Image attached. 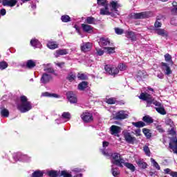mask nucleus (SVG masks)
Here are the masks:
<instances>
[{
	"label": "nucleus",
	"instance_id": "nucleus-13",
	"mask_svg": "<svg viewBox=\"0 0 177 177\" xmlns=\"http://www.w3.org/2000/svg\"><path fill=\"white\" fill-rule=\"evenodd\" d=\"M82 28L84 32H87L88 34H92L93 32V27L91 25L82 24Z\"/></svg>",
	"mask_w": 177,
	"mask_h": 177
},
{
	"label": "nucleus",
	"instance_id": "nucleus-18",
	"mask_svg": "<svg viewBox=\"0 0 177 177\" xmlns=\"http://www.w3.org/2000/svg\"><path fill=\"white\" fill-rule=\"evenodd\" d=\"M111 5V12H118V8H120V5H118V1H112L110 3Z\"/></svg>",
	"mask_w": 177,
	"mask_h": 177
},
{
	"label": "nucleus",
	"instance_id": "nucleus-30",
	"mask_svg": "<svg viewBox=\"0 0 177 177\" xmlns=\"http://www.w3.org/2000/svg\"><path fill=\"white\" fill-rule=\"evenodd\" d=\"M35 66H37V63H35V62H34L33 60L29 59L27 61V63H26L27 68H30V69L34 68Z\"/></svg>",
	"mask_w": 177,
	"mask_h": 177
},
{
	"label": "nucleus",
	"instance_id": "nucleus-40",
	"mask_svg": "<svg viewBox=\"0 0 177 177\" xmlns=\"http://www.w3.org/2000/svg\"><path fill=\"white\" fill-rule=\"evenodd\" d=\"M32 177H44V172L37 170L32 174Z\"/></svg>",
	"mask_w": 177,
	"mask_h": 177
},
{
	"label": "nucleus",
	"instance_id": "nucleus-22",
	"mask_svg": "<svg viewBox=\"0 0 177 177\" xmlns=\"http://www.w3.org/2000/svg\"><path fill=\"white\" fill-rule=\"evenodd\" d=\"M155 31L158 35H161L162 37H168V32L165 31L164 29L156 28Z\"/></svg>",
	"mask_w": 177,
	"mask_h": 177
},
{
	"label": "nucleus",
	"instance_id": "nucleus-58",
	"mask_svg": "<svg viewBox=\"0 0 177 177\" xmlns=\"http://www.w3.org/2000/svg\"><path fill=\"white\" fill-rule=\"evenodd\" d=\"M169 135H171V136H175L176 135V131H175V129L174 128H171V130L169 131Z\"/></svg>",
	"mask_w": 177,
	"mask_h": 177
},
{
	"label": "nucleus",
	"instance_id": "nucleus-49",
	"mask_svg": "<svg viewBox=\"0 0 177 177\" xmlns=\"http://www.w3.org/2000/svg\"><path fill=\"white\" fill-rule=\"evenodd\" d=\"M62 117L66 120H70V118H71V115L68 112H64Z\"/></svg>",
	"mask_w": 177,
	"mask_h": 177
},
{
	"label": "nucleus",
	"instance_id": "nucleus-21",
	"mask_svg": "<svg viewBox=\"0 0 177 177\" xmlns=\"http://www.w3.org/2000/svg\"><path fill=\"white\" fill-rule=\"evenodd\" d=\"M120 129H121V127L115 125H112L111 127V135H117L118 133H120Z\"/></svg>",
	"mask_w": 177,
	"mask_h": 177
},
{
	"label": "nucleus",
	"instance_id": "nucleus-42",
	"mask_svg": "<svg viewBox=\"0 0 177 177\" xmlns=\"http://www.w3.org/2000/svg\"><path fill=\"white\" fill-rule=\"evenodd\" d=\"M61 20L63 21V23H68V21H71V18L70 16L64 15L62 16Z\"/></svg>",
	"mask_w": 177,
	"mask_h": 177
},
{
	"label": "nucleus",
	"instance_id": "nucleus-35",
	"mask_svg": "<svg viewBox=\"0 0 177 177\" xmlns=\"http://www.w3.org/2000/svg\"><path fill=\"white\" fill-rule=\"evenodd\" d=\"M123 164H124V167L128 168V169H130V171H131V172H135V166L132 163L123 162Z\"/></svg>",
	"mask_w": 177,
	"mask_h": 177
},
{
	"label": "nucleus",
	"instance_id": "nucleus-46",
	"mask_svg": "<svg viewBox=\"0 0 177 177\" xmlns=\"http://www.w3.org/2000/svg\"><path fill=\"white\" fill-rule=\"evenodd\" d=\"M48 175L50 177H57V171L50 170V171L48 172Z\"/></svg>",
	"mask_w": 177,
	"mask_h": 177
},
{
	"label": "nucleus",
	"instance_id": "nucleus-32",
	"mask_svg": "<svg viewBox=\"0 0 177 177\" xmlns=\"http://www.w3.org/2000/svg\"><path fill=\"white\" fill-rule=\"evenodd\" d=\"M137 165L140 168H142V169H146L147 168V163L145 162H143L142 160H138L137 162Z\"/></svg>",
	"mask_w": 177,
	"mask_h": 177
},
{
	"label": "nucleus",
	"instance_id": "nucleus-19",
	"mask_svg": "<svg viewBox=\"0 0 177 177\" xmlns=\"http://www.w3.org/2000/svg\"><path fill=\"white\" fill-rule=\"evenodd\" d=\"M99 44L101 46H107V45H110V39L109 38L101 37L100 39Z\"/></svg>",
	"mask_w": 177,
	"mask_h": 177
},
{
	"label": "nucleus",
	"instance_id": "nucleus-23",
	"mask_svg": "<svg viewBox=\"0 0 177 177\" xmlns=\"http://www.w3.org/2000/svg\"><path fill=\"white\" fill-rule=\"evenodd\" d=\"M88 88V82L83 81L80 82L77 86L79 91H84Z\"/></svg>",
	"mask_w": 177,
	"mask_h": 177
},
{
	"label": "nucleus",
	"instance_id": "nucleus-41",
	"mask_svg": "<svg viewBox=\"0 0 177 177\" xmlns=\"http://www.w3.org/2000/svg\"><path fill=\"white\" fill-rule=\"evenodd\" d=\"M44 96H46V97H59V95L56 93H50L49 92H45L42 94Z\"/></svg>",
	"mask_w": 177,
	"mask_h": 177
},
{
	"label": "nucleus",
	"instance_id": "nucleus-61",
	"mask_svg": "<svg viewBox=\"0 0 177 177\" xmlns=\"http://www.w3.org/2000/svg\"><path fill=\"white\" fill-rule=\"evenodd\" d=\"M0 14L1 15V16H5V15H6V10L5 8H2L0 10Z\"/></svg>",
	"mask_w": 177,
	"mask_h": 177
},
{
	"label": "nucleus",
	"instance_id": "nucleus-12",
	"mask_svg": "<svg viewBox=\"0 0 177 177\" xmlns=\"http://www.w3.org/2000/svg\"><path fill=\"white\" fill-rule=\"evenodd\" d=\"M160 64H161L162 71H165V74L166 75H171V74H172V70H171V67H169V65H168L165 62H161Z\"/></svg>",
	"mask_w": 177,
	"mask_h": 177
},
{
	"label": "nucleus",
	"instance_id": "nucleus-6",
	"mask_svg": "<svg viewBox=\"0 0 177 177\" xmlns=\"http://www.w3.org/2000/svg\"><path fill=\"white\" fill-rule=\"evenodd\" d=\"M124 138L127 143H129V145H135V143H138V139H136V137L132 136L129 132L124 133Z\"/></svg>",
	"mask_w": 177,
	"mask_h": 177
},
{
	"label": "nucleus",
	"instance_id": "nucleus-1",
	"mask_svg": "<svg viewBox=\"0 0 177 177\" xmlns=\"http://www.w3.org/2000/svg\"><path fill=\"white\" fill-rule=\"evenodd\" d=\"M139 99L147 102V107H150V106L154 104V106H156L155 109L158 113H159V114H161L162 115H165V114H167V111H165V109H164L162 104L160 102L156 100L151 94L147 93H141L139 96Z\"/></svg>",
	"mask_w": 177,
	"mask_h": 177
},
{
	"label": "nucleus",
	"instance_id": "nucleus-39",
	"mask_svg": "<svg viewBox=\"0 0 177 177\" xmlns=\"http://www.w3.org/2000/svg\"><path fill=\"white\" fill-rule=\"evenodd\" d=\"M77 78L81 81H86V80H88V75H86L85 73H78Z\"/></svg>",
	"mask_w": 177,
	"mask_h": 177
},
{
	"label": "nucleus",
	"instance_id": "nucleus-11",
	"mask_svg": "<svg viewBox=\"0 0 177 177\" xmlns=\"http://www.w3.org/2000/svg\"><path fill=\"white\" fill-rule=\"evenodd\" d=\"M66 99L69 100L70 103H77V95L74 94L73 91H68L66 93Z\"/></svg>",
	"mask_w": 177,
	"mask_h": 177
},
{
	"label": "nucleus",
	"instance_id": "nucleus-56",
	"mask_svg": "<svg viewBox=\"0 0 177 177\" xmlns=\"http://www.w3.org/2000/svg\"><path fill=\"white\" fill-rule=\"evenodd\" d=\"M154 26H155L156 28H160V27H161V26H162V24H161V22H160L158 21H156Z\"/></svg>",
	"mask_w": 177,
	"mask_h": 177
},
{
	"label": "nucleus",
	"instance_id": "nucleus-8",
	"mask_svg": "<svg viewBox=\"0 0 177 177\" xmlns=\"http://www.w3.org/2000/svg\"><path fill=\"white\" fill-rule=\"evenodd\" d=\"M104 70L108 74L110 75L115 76L118 73H120V70L117 67H111L110 65H105Z\"/></svg>",
	"mask_w": 177,
	"mask_h": 177
},
{
	"label": "nucleus",
	"instance_id": "nucleus-59",
	"mask_svg": "<svg viewBox=\"0 0 177 177\" xmlns=\"http://www.w3.org/2000/svg\"><path fill=\"white\" fill-rule=\"evenodd\" d=\"M165 124L167 125H172V120H171L170 118H167L165 120Z\"/></svg>",
	"mask_w": 177,
	"mask_h": 177
},
{
	"label": "nucleus",
	"instance_id": "nucleus-29",
	"mask_svg": "<svg viewBox=\"0 0 177 177\" xmlns=\"http://www.w3.org/2000/svg\"><path fill=\"white\" fill-rule=\"evenodd\" d=\"M132 125H133V127H136V128H143V127H146V123H145V122L142 121H138L137 122H132Z\"/></svg>",
	"mask_w": 177,
	"mask_h": 177
},
{
	"label": "nucleus",
	"instance_id": "nucleus-24",
	"mask_svg": "<svg viewBox=\"0 0 177 177\" xmlns=\"http://www.w3.org/2000/svg\"><path fill=\"white\" fill-rule=\"evenodd\" d=\"M100 14L102 15H106V16H109L110 15H111V12L109 11V6H105L104 8H102L100 10Z\"/></svg>",
	"mask_w": 177,
	"mask_h": 177
},
{
	"label": "nucleus",
	"instance_id": "nucleus-5",
	"mask_svg": "<svg viewBox=\"0 0 177 177\" xmlns=\"http://www.w3.org/2000/svg\"><path fill=\"white\" fill-rule=\"evenodd\" d=\"M80 118L84 124H91V122H93V114L88 111L83 112L80 115Z\"/></svg>",
	"mask_w": 177,
	"mask_h": 177
},
{
	"label": "nucleus",
	"instance_id": "nucleus-2",
	"mask_svg": "<svg viewBox=\"0 0 177 177\" xmlns=\"http://www.w3.org/2000/svg\"><path fill=\"white\" fill-rule=\"evenodd\" d=\"M21 104H18L17 106V110L20 113H27L32 109V105L31 102L28 101V98L26 95H21L19 97Z\"/></svg>",
	"mask_w": 177,
	"mask_h": 177
},
{
	"label": "nucleus",
	"instance_id": "nucleus-45",
	"mask_svg": "<svg viewBox=\"0 0 177 177\" xmlns=\"http://www.w3.org/2000/svg\"><path fill=\"white\" fill-rule=\"evenodd\" d=\"M9 65L8 63L5 61L1 62H0V70H5L6 68H8V66Z\"/></svg>",
	"mask_w": 177,
	"mask_h": 177
},
{
	"label": "nucleus",
	"instance_id": "nucleus-34",
	"mask_svg": "<svg viewBox=\"0 0 177 177\" xmlns=\"http://www.w3.org/2000/svg\"><path fill=\"white\" fill-rule=\"evenodd\" d=\"M142 133H144L145 136H146L147 139H150V138H151V133L150 132V129L144 128L142 129Z\"/></svg>",
	"mask_w": 177,
	"mask_h": 177
},
{
	"label": "nucleus",
	"instance_id": "nucleus-38",
	"mask_svg": "<svg viewBox=\"0 0 177 177\" xmlns=\"http://www.w3.org/2000/svg\"><path fill=\"white\" fill-rule=\"evenodd\" d=\"M47 46L49 48V49H57V48H59V45L56 44L55 41H49Z\"/></svg>",
	"mask_w": 177,
	"mask_h": 177
},
{
	"label": "nucleus",
	"instance_id": "nucleus-31",
	"mask_svg": "<svg viewBox=\"0 0 177 177\" xmlns=\"http://www.w3.org/2000/svg\"><path fill=\"white\" fill-rule=\"evenodd\" d=\"M85 23H86V24H95L96 19L93 17H87L85 19Z\"/></svg>",
	"mask_w": 177,
	"mask_h": 177
},
{
	"label": "nucleus",
	"instance_id": "nucleus-64",
	"mask_svg": "<svg viewBox=\"0 0 177 177\" xmlns=\"http://www.w3.org/2000/svg\"><path fill=\"white\" fill-rule=\"evenodd\" d=\"M170 176H172V177H177V172L176 171H171L170 173Z\"/></svg>",
	"mask_w": 177,
	"mask_h": 177
},
{
	"label": "nucleus",
	"instance_id": "nucleus-16",
	"mask_svg": "<svg viewBox=\"0 0 177 177\" xmlns=\"http://www.w3.org/2000/svg\"><path fill=\"white\" fill-rule=\"evenodd\" d=\"M50 80H52V76L50 75L44 73L41 77V84H48Z\"/></svg>",
	"mask_w": 177,
	"mask_h": 177
},
{
	"label": "nucleus",
	"instance_id": "nucleus-3",
	"mask_svg": "<svg viewBox=\"0 0 177 177\" xmlns=\"http://www.w3.org/2000/svg\"><path fill=\"white\" fill-rule=\"evenodd\" d=\"M111 161L113 165H116L120 168H124V159L121 158V154L120 153H113L111 154Z\"/></svg>",
	"mask_w": 177,
	"mask_h": 177
},
{
	"label": "nucleus",
	"instance_id": "nucleus-4",
	"mask_svg": "<svg viewBox=\"0 0 177 177\" xmlns=\"http://www.w3.org/2000/svg\"><path fill=\"white\" fill-rule=\"evenodd\" d=\"M153 16V12L150 11H145L141 12H133L129 15L130 19H134L135 20H139L142 19H149Z\"/></svg>",
	"mask_w": 177,
	"mask_h": 177
},
{
	"label": "nucleus",
	"instance_id": "nucleus-15",
	"mask_svg": "<svg viewBox=\"0 0 177 177\" xmlns=\"http://www.w3.org/2000/svg\"><path fill=\"white\" fill-rule=\"evenodd\" d=\"M91 49H92V44L90 42L84 43L82 46H81L82 52H89Z\"/></svg>",
	"mask_w": 177,
	"mask_h": 177
},
{
	"label": "nucleus",
	"instance_id": "nucleus-48",
	"mask_svg": "<svg viewBox=\"0 0 177 177\" xmlns=\"http://www.w3.org/2000/svg\"><path fill=\"white\" fill-rule=\"evenodd\" d=\"M97 5L100 6H106L107 5V0H97Z\"/></svg>",
	"mask_w": 177,
	"mask_h": 177
},
{
	"label": "nucleus",
	"instance_id": "nucleus-63",
	"mask_svg": "<svg viewBox=\"0 0 177 177\" xmlns=\"http://www.w3.org/2000/svg\"><path fill=\"white\" fill-rule=\"evenodd\" d=\"M109 142L107 141H104L102 142L103 147H109Z\"/></svg>",
	"mask_w": 177,
	"mask_h": 177
},
{
	"label": "nucleus",
	"instance_id": "nucleus-43",
	"mask_svg": "<svg viewBox=\"0 0 177 177\" xmlns=\"http://www.w3.org/2000/svg\"><path fill=\"white\" fill-rule=\"evenodd\" d=\"M151 164H153V167L156 169H158V171H160V169H161V168L160 167V165H158V163L153 158H151Z\"/></svg>",
	"mask_w": 177,
	"mask_h": 177
},
{
	"label": "nucleus",
	"instance_id": "nucleus-52",
	"mask_svg": "<svg viewBox=\"0 0 177 177\" xmlns=\"http://www.w3.org/2000/svg\"><path fill=\"white\" fill-rule=\"evenodd\" d=\"M118 68L120 71H124V70H127V66L124 64H120L118 66Z\"/></svg>",
	"mask_w": 177,
	"mask_h": 177
},
{
	"label": "nucleus",
	"instance_id": "nucleus-37",
	"mask_svg": "<svg viewBox=\"0 0 177 177\" xmlns=\"http://www.w3.org/2000/svg\"><path fill=\"white\" fill-rule=\"evenodd\" d=\"M111 174L113 176L117 177L120 175V170L118 169V167H111Z\"/></svg>",
	"mask_w": 177,
	"mask_h": 177
},
{
	"label": "nucleus",
	"instance_id": "nucleus-51",
	"mask_svg": "<svg viewBox=\"0 0 177 177\" xmlns=\"http://www.w3.org/2000/svg\"><path fill=\"white\" fill-rule=\"evenodd\" d=\"M143 150L146 156H148V157H150V148H149L147 146L145 145L143 147Z\"/></svg>",
	"mask_w": 177,
	"mask_h": 177
},
{
	"label": "nucleus",
	"instance_id": "nucleus-28",
	"mask_svg": "<svg viewBox=\"0 0 177 177\" xmlns=\"http://www.w3.org/2000/svg\"><path fill=\"white\" fill-rule=\"evenodd\" d=\"M142 121L146 122V124H153V122H154V120H153L149 115L144 116L142 118Z\"/></svg>",
	"mask_w": 177,
	"mask_h": 177
},
{
	"label": "nucleus",
	"instance_id": "nucleus-9",
	"mask_svg": "<svg viewBox=\"0 0 177 177\" xmlns=\"http://www.w3.org/2000/svg\"><path fill=\"white\" fill-rule=\"evenodd\" d=\"M169 147L172 150L174 154H177V138L174 137L171 138V142L169 144Z\"/></svg>",
	"mask_w": 177,
	"mask_h": 177
},
{
	"label": "nucleus",
	"instance_id": "nucleus-60",
	"mask_svg": "<svg viewBox=\"0 0 177 177\" xmlns=\"http://www.w3.org/2000/svg\"><path fill=\"white\" fill-rule=\"evenodd\" d=\"M97 53L98 56H103V55H104V51L102 49H100V50H97Z\"/></svg>",
	"mask_w": 177,
	"mask_h": 177
},
{
	"label": "nucleus",
	"instance_id": "nucleus-26",
	"mask_svg": "<svg viewBox=\"0 0 177 177\" xmlns=\"http://www.w3.org/2000/svg\"><path fill=\"white\" fill-rule=\"evenodd\" d=\"M68 52L66 49H59L56 50V57L59 56H64V55H68Z\"/></svg>",
	"mask_w": 177,
	"mask_h": 177
},
{
	"label": "nucleus",
	"instance_id": "nucleus-53",
	"mask_svg": "<svg viewBox=\"0 0 177 177\" xmlns=\"http://www.w3.org/2000/svg\"><path fill=\"white\" fill-rule=\"evenodd\" d=\"M55 64L57 66V67H59V68H64V66H66V62H55Z\"/></svg>",
	"mask_w": 177,
	"mask_h": 177
},
{
	"label": "nucleus",
	"instance_id": "nucleus-36",
	"mask_svg": "<svg viewBox=\"0 0 177 177\" xmlns=\"http://www.w3.org/2000/svg\"><path fill=\"white\" fill-rule=\"evenodd\" d=\"M104 50L109 55H111V53H115V47H104Z\"/></svg>",
	"mask_w": 177,
	"mask_h": 177
},
{
	"label": "nucleus",
	"instance_id": "nucleus-25",
	"mask_svg": "<svg viewBox=\"0 0 177 177\" xmlns=\"http://www.w3.org/2000/svg\"><path fill=\"white\" fill-rule=\"evenodd\" d=\"M136 77L138 81H141L142 78H146V73L143 71H139Z\"/></svg>",
	"mask_w": 177,
	"mask_h": 177
},
{
	"label": "nucleus",
	"instance_id": "nucleus-27",
	"mask_svg": "<svg viewBox=\"0 0 177 177\" xmlns=\"http://www.w3.org/2000/svg\"><path fill=\"white\" fill-rule=\"evenodd\" d=\"M76 78L77 76L73 72L69 73L66 77V80L69 81V82H73V81H75Z\"/></svg>",
	"mask_w": 177,
	"mask_h": 177
},
{
	"label": "nucleus",
	"instance_id": "nucleus-33",
	"mask_svg": "<svg viewBox=\"0 0 177 177\" xmlns=\"http://www.w3.org/2000/svg\"><path fill=\"white\" fill-rule=\"evenodd\" d=\"M165 60L167 63H170L171 66L174 64V61H172V56L169 53H166L164 55Z\"/></svg>",
	"mask_w": 177,
	"mask_h": 177
},
{
	"label": "nucleus",
	"instance_id": "nucleus-14",
	"mask_svg": "<svg viewBox=\"0 0 177 177\" xmlns=\"http://www.w3.org/2000/svg\"><path fill=\"white\" fill-rule=\"evenodd\" d=\"M0 114L1 117H9V110L6 109V108H5V105L3 104L0 105Z\"/></svg>",
	"mask_w": 177,
	"mask_h": 177
},
{
	"label": "nucleus",
	"instance_id": "nucleus-54",
	"mask_svg": "<svg viewBox=\"0 0 177 177\" xmlns=\"http://www.w3.org/2000/svg\"><path fill=\"white\" fill-rule=\"evenodd\" d=\"M44 71H46V73H50V74H53L55 73V69L53 68H44Z\"/></svg>",
	"mask_w": 177,
	"mask_h": 177
},
{
	"label": "nucleus",
	"instance_id": "nucleus-55",
	"mask_svg": "<svg viewBox=\"0 0 177 177\" xmlns=\"http://www.w3.org/2000/svg\"><path fill=\"white\" fill-rule=\"evenodd\" d=\"M142 131L140 130V129H137L136 130H135V135L136 136L138 137V136H142Z\"/></svg>",
	"mask_w": 177,
	"mask_h": 177
},
{
	"label": "nucleus",
	"instance_id": "nucleus-44",
	"mask_svg": "<svg viewBox=\"0 0 177 177\" xmlns=\"http://www.w3.org/2000/svg\"><path fill=\"white\" fill-rule=\"evenodd\" d=\"M117 98L115 97H111L106 100V103L108 104H115L117 103Z\"/></svg>",
	"mask_w": 177,
	"mask_h": 177
},
{
	"label": "nucleus",
	"instance_id": "nucleus-50",
	"mask_svg": "<svg viewBox=\"0 0 177 177\" xmlns=\"http://www.w3.org/2000/svg\"><path fill=\"white\" fill-rule=\"evenodd\" d=\"M115 32L118 35H122V34H124V29H121L120 28H115Z\"/></svg>",
	"mask_w": 177,
	"mask_h": 177
},
{
	"label": "nucleus",
	"instance_id": "nucleus-47",
	"mask_svg": "<svg viewBox=\"0 0 177 177\" xmlns=\"http://www.w3.org/2000/svg\"><path fill=\"white\" fill-rule=\"evenodd\" d=\"M174 8L171 10V15H177V3H173Z\"/></svg>",
	"mask_w": 177,
	"mask_h": 177
},
{
	"label": "nucleus",
	"instance_id": "nucleus-17",
	"mask_svg": "<svg viewBox=\"0 0 177 177\" xmlns=\"http://www.w3.org/2000/svg\"><path fill=\"white\" fill-rule=\"evenodd\" d=\"M126 37L129 39H131L132 42H135L136 41V35L133 31H127L126 32Z\"/></svg>",
	"mask_w": 177,
	"mask_h": 177
},
{
	"label": "nucleus",
	"instance_id": "nucleus-57",
	"mask_svg": "<svg viewBox=\"0 0 177 177\" xmlns=\"http://www.w3.org/2000/svg\"><path fill=\"white\" fill-rule=\"evenodd\" d=\"M171 24L177 26V19L173 18L170 21Z\"/></svg>",
	"mask_w": 177,
	"mask_h": 177
},
{
	"label": "nucleus",
	"instance_id": "nucleus-10",
	"mask_svg": "<svg viewBox=\"0 0 177 177\" xmlns=\"http://www.w3.org/2000/svg\"><path fill=\"white\" fill-rule=\"evenodd\" d=\"M126 118H128V114L124 110L119 111L115 115V120H126Z\"/></svg>",
	"mask_w": 177,
	"mask_h": 177
},
{
	"label": "nucleus",
	"instance_id": "nucleus-62",
	"mask_svg": "<svg viewBox=\"0 0 177 177\" xmlns=\"http://www.w3.org/2000/svg\"><path fill=\"white\" fill-rule=\"evenodd\" d=\"M164 171H165V174H167L169 175H171V173L172 172V171H171V169H169V168L165 169L164 170Z\"/></svg>",
	"mask_w": 177,
	"mask_h": 177
},
{
	"label": "nucleus",
	"instance_id": "nucleus-20",
	"mask_svg": "<svg viewBox=\"0 0 177 177\" xmlns=\"http://www.w3.org/2000/svg\"><path fill=\"white\" fill-rule=\"evenodd\" d=\"M30 45L33 46V48H41V46H42L39 40L37 39H32L30 40Z\"/></svg>",
	"mask_w": 177,
	"mask_h": 177
},
{
	"label": "nucleus",
	"instance_id": "nucleus-7",
	"mask_svg": "<svg viewBox=\"0 0 177 177\" xmlns=\"http://www.w3.org/2000/svg\"><path fill=\"white\" fill-rule=\"evenodd\" d=\"M23 3H26V2H30L31 0H21ZM17 3V0H3L2 5L3 6H10V8H13V6H16Z\"/></svg>",
	"mask_w": 177,
	"mask_h": 177
}]
</instances>
